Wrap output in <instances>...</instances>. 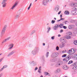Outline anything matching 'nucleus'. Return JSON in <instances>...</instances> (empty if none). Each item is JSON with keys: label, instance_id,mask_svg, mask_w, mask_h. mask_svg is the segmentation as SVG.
Segmentation results:
<instances>
[{"label": "nucleus", "instance_id": "obj_1", "mask_svg": "<svg viewBox=\"0 0 77 77\" xmlns=\"http://www.w3.org/2000/svg\"><path fill=\"white\" fill-rule=\"evenodd\" d=\"M7 27V26L6 25H5L3 29H2V30L1 33V37H2V36H3V34H4V33H5V31H6V29Z\"/></svg>", "mask_w": 77, "mask_h": 77}, {"label": "nucleus", "instance_id": "obj_2", "mask_svg": "<svg viewBox=\"0 0 77 77\" xmlns=\"http://www.w3.org/2000/svg\"><path fill=\"white\" fill-rule=\"evenodd\" d=\"M60 42L62 43H64L65 44V43L66 42V39H65L63 37H62L60 38Z\"/></svg>", "mask_w": 77, "mask_h": 77}, {"label": "nucleus", "instance_id": "obj_3", "mask_svg": "<svg viewBox=\"0 0 77 77\" xmlns=\"http://www.w3.org/2000/svg\"><path fill=\"white\" fill-rule=\"evenodd\" d=\"M71 57L70 55H68L63 60H66V62H68L71 59Z\"/></svg>", "mask_w": 77, "mask_h": 77}, {"label": "nucleus", "instance_id": "obj_4", "mask_svg": "<svg viewBox=\"0 0 77 77\" xmlns=\"http://www.w3.org/2000/svg\"><path fill=\"white\" fill-rule=\"evenodd\" d=\"M39 49L38 48H37V50L36 51L35 50L33 51L32 52V53L33 54H36L37 53H38L39 52Z\"/></svg>", "mask_w": 77, "mask_h": 77}, {"label": "nucleus", "instance_id": "obj_5", "mask_svg": "<svg viewBox=\"0 0 77 77\" xmlns=\"http://www.w3.org/2000/svg\"><path fill=\"white\" fill-rule=\"evenodd\" d=\"M75 27V25H70L68 26V29H73Z\"/></svg>", "mask_w": 77, "mask_h": 77}, {"label": "nucleus", "instance_id": "obj_6", "mask_svg": "<svg viewBox=\"0 0 77 77\" xmlns=\"http://www.w3.org/2000/svg\"><path fill=\"white\" fill-rule=\"evenodd\" d=\"M29 65H31L32 66H35V65H36V62L33 61L32 62H30L29 63Z\"/></svg>", "mask_w": 77, "mask_h": 77}, {"label": "nucleus", "instance_id": "obj_7", "mask_svg": "<svg viewBox=\"0 0 77 77\" xmlns=\"http://www.w3.org/2000/svg\"><path fill=\"white\" fill-rule=\"evenodd\" d=\"M65 46V44L64 43H62L59 45V47L60 48H63Z\"/></svg>", "mask_w": 77, "mask_h": 77}, {"label": "nucleus", "instance_id": "obj_8", "mask_svg": "<svg viewBox=\"0 0 77 77\" xmlns=\"http://www.w3.org/2000/svg\"><path fill=\"white\" fill-rule=\"evenodd\" d=\"M42 5L44 6H46L47 4V0H43L42 2Z\"/></svg>", "mask_w": 77, "mask_h": 77}, {"label": "nucleus", "instance_id": "obj_9", "mask_svg": "<svg viewBox=\"0 0 77 77\" xmlns=\"http://www.w3.org/2000/svg\"><path fill=\"white\" fill-rule=\"evenodd\" d=\"M62 62L61 61H60L56 64L55 66L56 67H58V66H59L60 64H62Z\"/></svg>", "mask_w": 77, "mask_h": 77}, {"label": "nucleus", "instance_id": "obj_10", "mask_svg": "<svg viewBox=\"0 0 77 77\" xmlns=\"http://www.w3.org/2000/svg\"><path fill=\"white\" fill-rule=\"evenodd\" d=\"M9 46L10 47L9 48L8 50H11L14 47V44L13 43H11L9 45Z\"/></svg>", "mask_w": 77, "mask_h": 77}, {"label": "nucleus", "instance_id": "obj_11", "mask_svg": "<svg viewBox=\"0 0 77 77\" xmlns=\"http://www.w3.org/2000/svg\"><path fill=\"white\" fill-rule=\"evenodd\" d=\"M14 53H15V51H12L10 52L8 54L7 56V57H9V56H11V55H12V54H13Z\"/></svg>", "mask_w": 77, "mask_h": 77}, {"label": "nucleus", "instance_id": "obj_12", "mask_svg": "<svg viewBox=\"0 0 77 77\" xmlns=\"http://www.w3.org/2000/svg\"><path fill=\"white\" fill-rule=\"evenodd\" d=\"M18 3L17 2H15V4L11 8V9L12 10H13V9H14V8H15V7L17 6V5H18Z\"/></svg>", "mask_w": 77, "mask_h": 77}, {"label": "nucleus", "instance_id": "obj_13", "mask_svg": "<svg viewBox=\"0 0 77 77\" xmlns=\"http://www.w3.org/2000/svg\"><path fill=\"white\" fill-rule=\"evenodd\" d=\"M70 6H77V3H72L70 4Z\"/></svg>", "mask_w": 77, "mask_h": 77}, {"label": "nucleus", "instance_id": "obj_14", "mask_svg": "<svg viewBox=\"0 0 77 77\" xmlns=\"http://www.w3.org/2000/svg\"><path fill=\"white\" fill-rule=\"evenodd\" d=\"M73 11H71V13L72 15H77V11L75 10Z\"/></svg>", "mask_w": 77, "mask_h": 77}, {"label": "nucleus", "instance_id": "obj_15", "mask_svg": "<svg viewBox=\"0 0 77 77\" xmlns=\"http://www.w3.org/2000/svg\"><path fill=\"white\" fill-rule=\"evenodd\" d=\"M71 51L72 53V54H74L75 53V49H74V48H72L71 49Z\"/></svg>", "mask_w": 77, "mask_h": 77}, {"label": "nucleus", "instance_id": "obj_16", "mask_svg": "<svg viewBox=\"0 0 77 77\" xmlns=\"http://www.w3.org/2000/svg\"><path fill=\"white\" fill-rule=\"evenodd\" d=\"M59 6L57 5L55 8V11H56V12H57L59 11Z\"/></svg>", "mask_w": 77, "mask_h": 77}, {"label": "nucleus", "instance_id": "obj_17", "mask_svg": "<svg viewBox=\"0 0 77 77\" xmlns=\"http://www.w3.org/2000/svg\"><path fill=\"white\" fill-rule=\"evenodd\" d=\"M67 53H68V54H70V55L72 54V51H71V49L68 51Z\"/></svg>", "mask_w": 77, "mask_h": 77}, {"label": "nucleus", "instance_id": "obj_18", "mask_svg": "<svg viewBox=\"0 0 77 77\" xmlns=\"http://www.w3.org/2000/svg\"><path fill=\"white\" fill-rule=\"evenodd\" d=\"M57 57V55L56 53H53L51 55L52 57Z\"/></svg>", "mask_w": 77, "mask_h": 77}, {"label": "nucleus", "instance_id": "obj_19", "mask_svg": "<svg viewBox=\"0 0 77 77\" xmlns=\"http://www.w3.org/2000/svg\"><path fill=\"white\" fill-rule=\"evenodd\" d=\"M67 35H72V32L70 31V32H68L67 33Z\"/></svg>", "mask_w": 77, "mask_h": 77}, {"label": "nucleus", "instance_id": "obj_20", "mask_svg": "<svg viewBox=\"0 0 77 77\" xmlns=\"http://www.w3.org/2000/svg\"><path fill=\"white\" fill-rule=\"evenodd\" d=\"M19 17H20V15L17 14V15L15 16L14 18L15 19H17V18H18Z\"/></svg>", "mask_w": 77, "mask_h": 77}, {"label": "nucleus", "instance_id": "obj_21", "mask_svg": "<svg viewBox=\"0 0 77 77\" xmlns=\"http://www.w3.org/2000/svg\"><path fill=\"white\" fill-rule=\"evenodd\" d=\"M63 68L64 69H68V67H67V66H64L63 67Z\"/></svg>", "mask_w": 77, "mask_h": 77}, {"label": "nucleus", "instance_id": "obj_22", "mask_svg": "<svg viewBox=\"0 0 77 77\" xmlns=\"http://www.w3.org/2000/svg\"><path fill=\"white\" fill-rule=\"evenodd\" d=\"M64 14L66 15H68L69 14V11H65Z\"/></svg>", "mask_w": 77, "mask_h": 77}, {"label": "nucleus", "instance_id": "obj_23", "mask_svg": "<svg viewBox=\"0 0 77 77\" xmlns=\"http://www.w3.org/2000/svg\"><path fill=\"white\" fill-rule=\"evenodd\" d=\"M21 10H20L18 11L17 12V14L18 15H20V14H21Z\"/></svg>", "mask_w": 77, "mask_h": 77}, {"label": "nucleus", "instance_id": "obj_24", "mask_svg": "<svg viewBox=\"0 0 77 77\" xmlns=\"http://www.w3.org/2000/svg\"><path fill=\"white\" fill-rule=\"evenodd\" d=\"M73 69L76 70L77 69V66H75L72 67Z\"/></svg>", "mask_w": 77, "mask_h": 77}, {"label": "nucleus", "instance_id": "obj_25", "mask_svg": "<svg viewBox=\"0 0 77 77\" xmlns=\"http://www.w3.org/2000/svg\"><path fill=\"white\" fill-rule=\"evenodd\" d=\"M8 0H3L2 2V3L3 4H6V2H7Z\"/></svg>", "mask_w": 77, "mask_h": 77}, {"label": "nucleus", "instance_id": "obj_26", "mask_svg": "<svg viewBox=\"0 0 77 77\" xmlns=\"http://www.w3.org/2000/svg\"><path fill=\"white\" fill-rule=\"evenodd\" d=\"M35 32H36V31L34 30L32 31V32L31 33L30 35H33V33H35Z\"/></svg>", "mask_w": 77, "mask_h": 77}, {"label": "nucleus", "instance_id": "obj_27", "mask_svg": "<svg viewBox=\"0 0 77 77\" xmlns=\"http://www.w3.org/2000/svg\"><path fill=\"white\" fill-rule=\"evenodd\" d=\"M73 10H74L75 11H76L77 10V6H76L75 7H73Z\"/></svg>", "mask_w": 77, "mask_h": 77}, {"label": "nucleus", "instance_id": "obj_28", "mask_svg": "<svg viewBox=\"0 0 77 77\" xmlns=\"http://www.w3.org/2000/svg\"><path fill=\"white\" fill-rule=\"evenodd\" d=\"M59 27V25L57 24L54 26V28H55V27H56L57 28H58Z\"/></svg>", "mask_w": 77, "mask_h": 77}, {"label": "nucleus", "instance_id": "obj_29", "mask_svg": "<svg viewBox=\"0 0 77 77\" xmlns=\"http://www.w3.org/2000/svg\"><path fill=\"white\" fill-rule=\"evenodd\" d=\"M71 37L70 36H67L66 37V39H71Z\"/></svg>", "mask_w": 77, "mask_h": 77}, {"label": "nucleus", "instance_id": "obj_30", "mask_svg": "<svg viewBox=\"0 0 77 77\" xmlns=\"http://www.w3.org/2000/svg\"><path fill=\"white\" fill-rule=\"evenodd\" d=\"M7 41H8V40H7V38L5 39L2 42V44H3V43H4V42H6Z\"/></svg>", "mask_w": 77, "mask_h": 77}, {"label": "nucleus", "instance_id": "obj_31", "mask_svg": "<svg viewBox=\"0 0 77 77\" xmlns=\"http://www.w3.org/2000/svg\"><path fill=\"white\" fill-rule=\"evenodd\" d=\"M57 72H60V69H58L56 71Z\"/></svg>", "mask_w": 77, "mask_h": 77}, {"label": "nucleus", "instance_id": "obj_32", "mask_svg": "<svg viewBox=\"0 0 77 77\" xmlns=\"http://www.w3.org/2000/svg\"><path fill=\"white\" fill-rule=\"evenodd\" d=\"M31 6H32V3H31L30 4L29 7L28 8V10H29V9H30V7H31Z\"/></svg>", "mask_w": 77, "mask_h": 77}, {"label": "nucleus", "instance_id": "obj_33", "mask_svg": "<svg viewBox=\"0 0 77 77\" xmlns=\"http://www.w3.org/2000/svg\"><path fill=\"white\" fill-rule=\"evenodd\" d=\"M73 62V61L72 60H70L69 61V63H68V64H71V63H72Z\"/></svg>", "mask_w": 77, "mask_h": 77}, {"label": "nucleus", "instance_id": "obj_34", "mask_svg": "<svg viewBox=\"0 0 77 77\" xmlns=\"http://www.w3.org/2000/svg\"><path fill=\"white\" fill-rule=\"evenodd\" d=\"M74 58L76 60H77V54L75 55Z\"/></svg>", "mask_w": 77, "mask_h": 77}, {"label": "nucleus", "instance_id": "obj_35", "mask_svg": "<svg viewBox=\"0 0 77 77\" xmlns=\"http://www.w3.org/2000/svg\"><path fill=\"white\" fill-rule=\"evenodd\" d=\"M8 66V65H5L3 66V67L4 69V68H7Z\"/></svg>", "mask_w": 77, "mask_h": 77}, {"label": "nucleus", "instance_id": "obj_36", "mask_svg": "<svg viewBox=\"0 0 77 77\" xmlns=\"http://www.w3.org/2000/svg\"><path fill=\"white\" fill-rule=\"evenodd\" d=\"M2 5H3L2 6L3 8H5V7H6V4H2Z\"/></svg>", "mask_w": 77, "mask_h": 77}, {"label": "nucleus", "instance_id": "obj_37", "mask_svg": "<svg viewBox=\"0 0 77 77\" xmlns=\"http://www.w3.org/2000/svg\"><path fill=\"white\" fill-rule=\"evenodd\" d=\"M74 43L75 45H77V41H74Z\"/></svg>", "mask_w": 77, "mask_h": 77}, {"label": "nucleus", "instance_id": "obj_38", "mask_svg": "<svg viewBox=\"0 0 77 77\" xmlns=\"http://www.w3.org/2000/svg\"><path fill=\"white\" fill-rule=\"evenodd\" d=\"M38 72H39V73H41V69H38Z\"/></svg>", "mask_w": 77, "mask_h": 77}, {"label": "nucleus", "instance_id": "obj_39", "mask_svg": "<svg viewBox=\"0 0 77 77\" xmlns=\"http://www.w3.org/2000/svg\"><path fill=\"white\" fill-rule=\"evenodd\" d=\"M64 23L65 24H67L68 23V21H65L64 22Z\"/></svg>", "mask_w": 77, "mask_h": 77}, {"label": "nucleus", "instance_id": "obj_40", "mask_svg": "<svg viewBox=\"0 0 77 77\" xmlns=\"http://www.w3.org/2000/svg\"><path fill=\"white\" fill-rule=\"evenodd\" d=\"M54 26L53 27V30H57V29H58V28H56V27L54 28Z\"/></svg>", "mask_w": 77, "mask_h": 77}, {"label": "nucleus", "instance_id": "obj_41", "mask_svg": "<svg viewBox=\"0 0 77 77\" xmlns=\"http://www.w3.org/2000/svg\"><path fill=\"white\" fill-rule=\"evenodd\" d=\"M48 74V73L47 72H45V75H47Z\"/></svg>", "mask_w": 77, "mask_h": 77}, {"label": "nucleus", "instance_id": "obj_42", "mask_svg": "<svg viewBox=\"0 0 77 77\" xmlns=\"http://www.w3.org/2000/svg\"><path fill=\"white\" fill-rule=\"evenodd\" d=\"M54 23H55V20H52L51 22V23H52V24H54Z\"/></svg>", "mask_w": 77, "mask_h": 77}, {"label": "nucleus", "instance_id": "obj_43", "mask_svg": "<svg viewBox=\"0 0 77 77\" xmlns=\"http://www.w3.org/2000/svg\"><path fill=\"white\" fill-rule=\"evenodd\" d=\"M49 54V52H48L46 54V57H48V54Z\"/></svg>", "mask_w": 77, "mask_h": 77}, {"label": "nucleus", "instance_id": "obj_44", "mask_svg": "<svg viewBox=\"0 0 77 77\" xmlns=\"http://www.w3.org/2000/svg\"><path fill=\"white\" fill-rule=\"evenodd\" d=\"M70 22L72 23H74V20H70Z\"/></svg>", "mask_w": 77, "mask_h": 77}, {"label": "nucleus", "instance_id": "obj_45", "mask_svg": "<svg viewBox=\"0 0 77 77\" xmlns=\"http://www.w3.org/2000/svg\"><path fill=\"white\" fill-rule=\"evenodd\" d=\"M59 47L57 46V47L56 48V50H57V51H58V50H59Z\"/></svg>", "mask_w": 77, "mask_h": 77}, {"label": "nucleus", "instance_id": "obj_46", "mask_svg": "<svg viewBox=\"0 0 77 77\" xmlns=\"http://www.w3.org/2000/svg\"><path fill=\"white\" fill-rule=\"evenodd\" d=\"M3 69H4L3 67H2V68H1L0 69V72H2V71H3Z\"/></svg>", "mask_w": 77, "mask_h": 77}, {"label": "nucleus", "instance_id": "obj_47", "mask_svg": "<svg viewBox=\"0 0 77 77\" xmlns=\"http://www.w3.org/2000/svg\"><path fill=\"white\" fill-rule=\"evenodd\" d=\"M66 56V54H65L63 55L62 57H65Z\"/></svg>", "mask_w": 77, "mask_h": 77}, {"label": "nucleus", "instance_id": "obj_48", "mask_svg": "<svg viewBox=\"0 0 77 77\" xmlns=\"http://www.w3.org/2000/svg\"><path fill=\"white\" fill-rule=\"evenodd\" d=\"M11 38V37H8L6 39L7 41H8L10 38Z\"/></svg>", "mask_w": 77, "mask_h": 77}, {"label": "nucleus", "instance_id": "obj_49", "mask_svg": "<svg viewBox=\"0 0 77 77\" xmlns=\"http://www.w3.org/2000/svg\"><path fill=\"white\" fill-rule=\"evenodd\" d=\"M38 69V67H36L34 69L35 71H36V70H37Z\"/></svg>", "mask_w": 77, "mask_h": 77}, {"label": "nucleus", "instance_id": "obj_50", "mask_svg": "<svg viewBox=\"0 0 77 77\" xmlns=\"http://www.w3.org/2000/svg\"><path fill=\"white\" fill-rule=\"evenodd\" d=\"M48 29V31L47 32V33H48V32L49 31H50V30H50L51 29H50V27H49V28Z\"/></svg>", "mask_w": 77, "mask_h": 77}, {"label": "nucleus", "instance_id": "obj_51", "mask_svg": "<svg viewBox=\"0 0 77 77\" xmlns=\"http://www.w3.org/2000/svg\"><path fill=\"white\" fill-rule=\"evenodd\" d=\"M47 3H48V2H50L51 1V0H47Z\"/></svg>", "mask_w": 77, "mask_h": 77}, {"label": "nucleus", "instance_id": "obj_52", "mask_svg": "<svg viewBox=\"0 0 77 77\" xmlns=\"http://www.w3.org/2000/svg\"><path fill=\"white\" fill-rule=\"evenodd\" d=\"M54 36H52L51 38V39H54Z\"/></svg>", "mask_w": 77, "mask_h": 77}, {"label": "nucleus", "instance_id": "obj_53", "mask_svg": "<svg viewBox=\"0 0 77 77\" xmlns=\"http://www.w3.org/2000/svg\"><path fill=\"white\" fill-rule=\"evenodd\" d=\"M63 27L65 29H66V27L65 26H63Z\"/></svg>", "mask_w": 77, "mask_h": 77}, {"label": "nucleus", "instance_id": "obj_54", "mask_svg": "<svg viewBox=\"0 0 77 77\" xmlns=\"http://www.w3.org/2000/svg\"><path fill=\"white\" fill-rule=\"evenodd\" d=\"M65 20V18H61V19H60V20Z\"/></svg>", "mask_w": 77, "mask_h": 77}, {"label": "nucleus", "instance_id": "obj_55", "mask_svg": "<svg viewBox=\"0 0 77 77\" xmlns=\"http://www.w3.org/2000/svg\"><path fill=\"white\" fill-rule=\"evenodd\" d=\"M63 30L61 29L60 30V33H62V32H63Z\"/></svg>", "mask_w": 77, "mask_h": 77}, {"label": "nucleus", "instance_id": "obj_56", "mask_svg": "<svg viewBox=\"0 0 77 77\" xmlns=\"http://www.w3.org/2000/svg\"><path fill=\"white\" fill-rule=\"evenodd\" d=\"M59 27H60V28H62V26H61L60 25H59Z\"/></svg>", "mask_w": 77, "mask_h": 77}, {"label": "nucleus", "instance_id": "obj_57", "mask_svg": "<svg viewBox=\"0 0 77 77\" xmlns=\"http://www.w3.org/2000/svg\"><path fill=\"white\" fill-rule=\"evenodd\" d=\"M60 25L63 26V24L61 23L60 24Z\"/></svg>", "mask_w": 77, "mask_h": 77}, {"label": "nucleus", "instance_id": "obj_58", "mask_svg": "<svg viewBox=\"0 0 77 77\" xmlns=\"http://www.w3.org/2000/svg\"><path fill=\"white\" fill-rule=\"evenodd\" d=\"M61 11H60L58 12V14H60L61 13Z\"/></svg>", "mask_w": 77, "mask_h": 77}, {"label": "nucleus", "instance_id": "obj_59", "mask_svg": "<svg viewBox=\"0 0 77 77\" xmlns=\"http://www.w3.org/2000/svg\"><path fill=\"white\" fill-rule=\"evenodd\" d=\"M2 75H3V74H2V73H1L0 74V77H2Z\"/></svg>", "mask_w": 77, "mask_h": 77}, {"label": "nucleus", "instance_id": "obj_60", "mask_svg": "<svg viewBox=\"0 0 77 77\" xmlns=\"http://www.w3.org/2000/svg\"><path fill=\"white\" fill-rule=\"evenodd\" d=\"M3 58H1L0 60V62H1V61H2V60H3Z\"/></svg>", "mask_w": 77, "mask_h": 77}, {"label": "nucleus", "instance_id": "obj_61", "mask_svg": "<svg viewBox=\"0 0 77 77\" xmlns=\"http://www.w3.org/2000/svg\"><path fill=\"white\" fill-rule=\"evenodd\" d=\"M61 21L60 19V20H57V22H59V21Z\"/></svg>", "mask_w": 77, "mask_h": 77}, {"label": "nucleus", "instance_id": "obj_62", "mask_svg": "<svg viewBox=\"0 0 77 77\" xmlns=\"http://www.w3.org/2000/svg\"><path fill=\"white\" fill-rule=\"evenodd\" d=\"M60 17L61 18H62V15H60Z\"/></svg>", "mask_w": 77, "mask_h": 77}, {"label": "nucleus", "instance_id": "obj_63", "mask_svg": "<svg viewBox=\"0 0 77 77\" xmlns=\"http://www.w3.org/2000/svg\"><path fill=\"white\" fill-rule=\"evenodd\" d=\"M60 34H59L58 35V36L59 37H60Z\"/></svg>", "mask_w": 77, "mask_h": 77}, {"label": "nucleus", "instance_id": "obj_64", "mask_svg": "<svg viewBox=\"0 0 77 77\" xmlns=\"http://www.w3.org/2000/svg\"><path fill=\"white\" fill-rule=\"evenodd\" d=\"M41 66H40L39 68V69H41Z\"/></svg>", "mask_w": 77, "mask_h": 77}]
</instances>
